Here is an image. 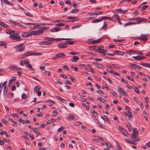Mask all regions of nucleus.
<instances>
[{"label":"nucleus","mask_w":150,"mask_h":150,"mask_svg":"<svg viewBox=\"0 0 150 150\" xmlns=\"http://www.w3.org/2000/svg\"><path fill=\"white\" fill-rule=\"evenodd\" d=\"M138 130L137 129L135 128L133 129V133L131 135V139H133L136 138L134 140H132L134 142H138L139 140V138L138 137Z\"/></svg>","instance_id":"f257e3e1"},{"label":"nucleus","mask_w":150,"mask_h":150,"mask_svg":"<svg viewBox=\"0 0 150 150\" xmlns=\"http://www.w3.org/2000/svg\"><path fill=\"white\" fill-rule=\"evenodd\" d=\"M70 39L68 38H49L45 37L44 38V40L48 41H59L61 40H70Z\"/></svg>","instance_id":"f03ea898"},{"label":"nucleus","mask_w":150,"mask_h":150,"mask_svg":"<svg viewBox=\"0 0 150 150\" xmlns=\"http://www.w3.org/2000/svg\"><path fill=\"white\" fill-rule=\"evenodd\" d=\"M25 46L24 45H23V43L19 44L18 45L15 47L16 51L18 52H21L23 51L25 49Z\"/></svg>","instance_id":"7ed1b4c3"},{"label":"nucleus","mask_w":150,"mask_h":150,"mask_svg":"<svg viewBox=\"0 0 150 150\" xmlns=\"http://www.w3.org/2000/svg\"><path fill=\"white\" fill-rule=\"evenodd\" d=\"M9 38L17 41H19L22 40L21 38L20 35L16 36L15 35H10Z\"/></svg>","instance_id":"20e7f679"},{"label":"nucleus","mask_w":150,"mask_h":150,"mask_svg":"<svg viewBox=\"0 0 150 150\" xmlns=\"http://www.w3.org/2000/svg\"><path fill=\"white\" fill-rule=\"evenodd\" d=\"M148 35V34H142L141 35V37L138 38L141 41H146L147 40V38L146 37Z\"/></svg>","instance_id":"39448f33"},{"label":"nucleus","mask_w":150,"mask_h":150,"mask_svg":"<svg viewBox=\"0 0 150 150\" xmlns=\"http://www.w3.org/2000/svg\"><path fill=\"white\" fill-rule=\"evenodd\" d=\"M34 52H32V51H29L27 52L22 54L21 56V58H23L27 56H30L31 55H34Z\"/></svg>","instance_id":"423d86ee"},{"label":"nucleus","mask_w":150,"mask_h":150,"mask_svg":"<svg viewBox=\"0 0 150 150\" xmlns=\"http://www.w3.org/2000/svg\"><path fill=\"white\" fill-rule=\"evenodd\" d=\"M43 31H42V30H41L40 29L38 30L33 31L32 32L30 33V35H39L42 33Z\"/></svg>","instance_id":"0eeeda50"},{"label":"nucleus","mask_w":150,"mask_h":150,"mask_svg":"<svg viewBox=\"0 0 150 150\" xmlns=\"http://www.w3.org/2000/svg\"><path fill=\"white\" fill-rule=\"evenodd\" d=\"M138 19H137V24H140L141 23H146L147 22V21L145 20L144 19L142 18L141 17H138Z\"/></svg>","instance_id":"6e6552de"},{"label":"nucleus","mask_w":150,"mask_h":150,"mask_svg":"<svg viewBox=\"0 0 150 150\" xmlns=\"http://www.w3.org/2000/svg\"><path fill=\"white\" fill-rule=\"evenodd\" d=\"M52 44V42H48L46 41L40 42H39V44L40 45H50Z\"/></svg>","instance_id":"1a4fd4ad"},{"label":"nucleus","mask_w":150,"mask_h":150,"mask_svg":"<svg viewBox=\"0 0 150 150\" xmlns=\"http://www.w3.org/2000/svg\"><path fill=\"white\" fill-rule=\"evenodd\" d=\"M65 55V54L63 53H57L56 55L55 58L54 59L56 60L57 58L64 57Z\"/></svg>","instance_id":"9d476101"},{"label":"nucleus","mask_w":150,"mask_h":150,"mask_svg":"<svg viewBox=\"0 0 150 150\" xmlns=\"http://www.w3.org/2000/svg\"><path fill=\"white\" fill-rule=\"evenodd\" d=\"M18 67L14 65H11L9 66V68L12 71H16L18 70Z\"/></svg>","instance_id":"9b49d317"},{"label":"nucleus","mask_w":150,"mask_h":150,"mask_svg":"<svg viewBox=\"0 0 150 150\" xmlns=\"http://www.w3.org/2000/svg\"><path fill=\"white\" fill-rule=\"evenodd\" d=\"M58 47L60 48H64L67 47V45H65V43H60L57 45Z\"/></svg>","instance_id":"f8f14e48"},{"label":"nucleus","mask_w":150,"mask_h":150,"mask_svg":"<svg viewBox=\"0 0 150 150\" xmlns=\"http://www.w3.org/2000/svg\"><path fill=\"white\" fill-rule=\"evenodd\" d=\"M87 67L90 68L89 70L88 68H86V70L88 71L89 72H92L93 73L94 71V70L91 68V66L90 64H88L87 65Z\"/></svg>","instance_id":"ddd939ff"},{"label":"nucleus","mask_w":150,"mask_h":150,"mask_svg":"<svg viewBox=\"0 0 150 150\" xmlns=\"http://www.w3.org/2000/svg\"><path fill=\"white\" fill-rule=\"evenodd\" d=\"M27 61L26 63V67L29 68L32 71H34V69L33 67L32 66L29 64V62Z\"/></svg>","instance_id":"4468645a"},{"label":"nucleus","mask_w":150,"mask_h":150,"mask_svg":"<svg viewBox=\"0 0 150 150\" xmlns=\"http://www.w3.org/2000/svg\"><path fill=\"white\" fill-rule=\"evenodd\" d=\"M6 32L7 34L11 35V34L13 35V34L15 33V31H14L11 30L9 29H6Z\"/></svg>","instance_id":"2eb2a0df"},{"label":"nucleus","mask_w":150,"mask_h":150,"mask_svg":"<svg viewBox=\"0 0 150 150\" xmlns=\"http://www.w3.org/2000/svg\"><path fill=\"white\" fill-rule=\"evenodd\" d=\"M114 53L118 55H124L125 53L120 51H115Z\"/></svg>","instance_id":"dca6fc26"},{"label":"nucleus","mask_w":150,"mask_h":150,"mask_svg":"<svg viewBox=\"0 0 150 150\" xmlns=\"http://www.w3.org/2000/svg\"><path fill=\"white\" fill-rule=\"evenodd\" d=\"M32 35H30V33H28L26 32H23L21 34V35L22 37H25L28 36H30Z\"/></svg>","instance_id":"f3484780"},{"label":"nucleus","mask_w":150,"mask_h":150,"mask_svg":"<svg viewBox=\"0 0 150 150\" xmlns=\"http://www.w3.org/2000/svg\"><path fill=\"white\" fill-rule=\"evenodd\" d=\"M76 18V17H69L67 18H68V19H74L71 20H70L69 21L71 22H73L74 21H78L79 20V18H77L76 19H75V18Z\"/></svg>","instance_id":"a211bd4d"},{"label":"nucleus","mask_w":150,"mask_h":150,"mask_svg":"<svg viewBox=\"0 0 150 150\" xmlns=\"http://www.w3.org/2000/svg\"><path fill=\"white\" fill-rule=\"evenodd\" d=\"M102 38H101L96 40H93L91 41V42L93 44H96L97 43H99L101 41V40L102 39Z\"/></svg>","instance_id":"6ab92c4d"},{"label":"nucleus","mask_w":150,"mask_h":150,"mask_svg":"<svg viewBox=\"0 0 150 150\" xmlns=\"http://www.w3.org/2000/svg\"><path fill=\"white\" fill-rule=\"evenodd\" d=\"M128 117L129 118V120H131L133 118V115L132 112L129 110L128 111Z\"/></svg>","instance_id":"aec40b11"},{"label":"nucleus","mask_w":150,"mask_h":150,"mask_svg":"<svg viewBox=\"0 0 150 150\" xmlns=\"http://www.w3.org/2000/svg\"><path fill=\"white\" fill-rule=\"evenodd\" d=\"M95 51L98 53H104L107 52V50L106 49H102L100 50H96Z\"/></svg>","instance_id":"412c9836"},{"label":"nucleus","mask_w":150,"mask_h":150,"mask_svg":"<svg viewBox=\"0 0 150 150\" xmlns=\"http://www.w3.org/2000/svg\"><path fill=\"white\" fill-rule=\"evenodd\" d=\"M41 87L40 86H35L34 89V92L35 93H37L39 90L40 89Z\"/></svg>","instance_id":"4be33fe9"},{"label":"nucleus","mask_w":150,"mask_h":150,"mask_svg":"<svg viewBox=\"0 0 150 150\" xmlns=\"http://www.w3.org/2000/svg\"><path fill=\"white\" fill-rule=\"evenodd\" d=\"M127 52L128 54L131 55V53H133L134 54L137 53V52H138V51L136 50H131L129 51H127Z\"/></svg>","instance_id":"5701e85b"},{"label":"nucleus","mask_w":150,"mask_h":150,"mask_svg":"<svg viewBox=\"0 0 150 150\" xmlns=\"http://www.w3.org/2000/svg\"><path fill=\"white\" fill-rule=\"evenodd\" d=\"M55 97L58 99L59 100L62 102L64 103L65 104H67V101L64 100L61 98L59 96H55Z\"/></svg>","instance_id":"b1692460"},{"label":"nucleus","mask_w":150,"mask_h":150,"mask_svg":"<svg viewBox=\"0 0 150 150\" xmlns=\"http://www.w3.org/2000/svg\"><path fill=\"white\" fill-rule=\"evenodd\" d=\"M103 13V11H99L98 12H95L93 13H91L90 14V16L93 15H98L102 14Z\"/></svg>","instance_id":"393cba45"},{"label":"nucleus","mask_w":150,"mask_h":150,"mask_svg":"<svg viewBox=\"0 0 150 150\" xmlns=\"http://www.w3.org/2000/svg\"><path fill=\"white\" fill-rule=\"evenodd\" d=\"M0 25L5 28H8L10 27L8 25L0 21Z\"/></svg>","instance_id":"a878e982"},{"label":"nucleus","mask_w":150,"mask_h":150,"mask_svg":"<svg viewBox=\"0 0 150 150\" xmlns=\"http://www.w3.org/2000/svg\"><path fill=\"white\" fill-rule=\"evenodd\" d=\"M55 121H56V120L55 119H52L48 120L47 122V124L49 125L52 123L53 122Z\"/></svg>","instance_id":"bb28decb"},{"label":"nucleus","mask_w":150,"mask_h":150,"mask_svg":"<svg viewBox=\"0 0 150 150\" xmlns=\"http://www.w3.org/2000/svg\"><path fill=\"white\" fill-rule=\"evenodd\" d=\"M6 97L8 98H11L14 96L13 93H7Z\"/></svg>","instance_id":"cd10ccee"},{"label":"nucleus","mask_w":150,"mask_h":150,"mask_svg":"<svg viewBox=\"0 0 150 150\" xmlns=\"http://www.w3.org/2000/svg\"><path fill=\"white\" fill-rule=\"evenodd\" d=\"M72 59H73L71 60V61L73 62H74L78 60H79V57L77 56H74L72 58Z\"/></svg>","instance_id":"c85d7f7f"},{"label":"nucleus","mask_w":150,"mask_h":150,"mask_svg":"<svg viewBox=\"0 0 150 150\" xmlns=\"http://www.w3.org/2000/svg\"><path fill=\"white\" fill-rule=\"evenodd\" d=\"M107 24L106 22L105 21H104L103 26L101 28H100V30H101L102 29H105V28L106 29L107 28Z\"/></svg>","instance_id":"c756f323"},{"label":"nucleus","mask_w":150,"mask_h":150,"mask_svg":"<svg viewBox=\"0 0 150 150\" xmlns=\"http://www.w3.org/2000/svg\"><path fill=\"white\" fill-rule=\"evenodd\" d=\"M8 91V88L6 86H5V88H4V94L5 96H6L7 95Z\"/></svg>","instance_id":"7c9ffc66"},{"label":"nucleus","mask_w":150,"mask_h":150,"mask_svg":"<svg viewBox=\"0 0 150 150\" xmlns=\"http://www.w3.org/2000/svg\"><path fill=\"white\" fill-rule=\"evenodd\" d=\"M126 125L129 131L131 132V131L132 128L130 123L129 122H128L127 123Z\"/></svg>","instance_id":"2f4dec72"},{"label":"nucleus","mask_w":150,"mask_h":150,"mask_svg":"<svg viewBox=\"0 0 150 150\" xmlns=\"http://www.w3.org/2000/svg\"><path fill=\"white\" fill-rule=\"evenodd\" d=\"M27 61H28V59L26 60L21 61L20 62V65L22 66H24V65H26V63Z\"/></svg>","instance_id":"473e14b6"},{"label":"nucleus","mask_w":150,"mask_h":150,"mask_svg":"<svg viewBox=\"0 0 150 150\" xmlns=\"http://www.w3.org/2000/svg\"><path fill=\"white\" fill-rule=\"evenodd\" d=\"M101 21H102V20L100 18H99V19H98L96 20H93L92 21V23H97V22H99Z\"/></svg>","instance_id":"72a5a7b5"},{"label":"nucleus","mask_w":150,"mask_h":150,"mask_svg":"<svg viewBox=\"0 0 150 150\" xmlns=\"http://www.w3.org/2000/svg\"><path fill=\"white\" fill-rule=\"evenodd\" d=\"M65 43L67 44L72 45L74 43V42L72 41H66L65 42Z\"/></svg>","instance_id":"f704fd0d"},{"label":"nucleus","mask_w":150,"mask_h":150,"mask_svg":"<svg viewBox=\"0 0 150 150\" xmlns=\"http://www.w3.org/2000/svg\"><path fill=\"white\" fill-rule=\"evenodd\" d=\"M140 64L141 65H143L144 67H149V66L150 64H148V63H140Z\"/></svg>","instance_id":"c9c22d12"},{"label":"nucleus","mask_w":150,"mask_h":150,"mask_svg":"<svg viewBox=\"0 0 150 150\" xmlns=\"http://www.w3.org/2000/svg\"><path fill=\"white\" fill-rule=\"evenodd\" d=\"M125 141L128 143H130L132 144L136 145V143H134V142L129 140L127 139H125Z\"/></svg>","instance_id":"e433bc0d"},{"label":"nucleus","mask_w":150,"mask_h":150,"mask_svg":"<svg viewBox=\"0 0 150 150\" xmlns=\"http://www.w3.org/2000/svg\"><path fill=\"white\" fill-rule=\"evenodd\" d=\"M97 99L100 100L101 102L103 103H105L106 101V99H103L102 97L98 98Z\"/></svg>","instance_id":"4c0bfd02"},{"label":"nucleus","mask_w":150,"mask_h":150,"mask_svg":"<svg viewBox=\"0 0 150 150\" xmlns=\"http://www.w3.org/2000/svg\"><path fill=\"white\" fill-rule=\"evenodd\" d=\"M94 64L96 66L98 67V68H101L103 67V65L101 64L97 63H94Z\"/></svg>","instance_id":"58836bf2"},{"label":"nucleus","mask_w":150,"mask_h":150,"mask_svg":"<svg viewBox=\"0 0 150 150\" xmlns=\"http://www.w3.org/2000/svg\"><path fill=\"white\" fill-rule=\"evenodd\" d=\"M81 26H82V24H81L80 25H76V26H73L71 27V28L72 29H74L75 28H79Z\"/></svg>","instance_id":"ea45409f"},{"label":"nucleus","mask_w":150,"mask_h":150,"mask_svg":"<svg viewBox=\"0 0 150 150\" xmlns=\"http://www.w3.org/2000/svg\"><path fill=\"white\" fill-rule=\"evenodd\" d=\"M79 9H77L76 8H75L72 10L71 12L70 13H76V12H78L79 11Z\"/></svg>","instance_id":"a19ab883"},{"label":"nucleus","mask_w":150,"mask_h":150,"mask_svg":"<svg viewBox=\"0 0 150 150\" xmlns=\"http://www.w3.org/2000/svg\"><path fill=\"white\" fill-rule=\"evenodd\" d=\"M51 31L52 32H57L58 31V30L57 28H54L52 29H51Z\"/></svg>","instance_id":"79ce46f5"},{"label":"nucleus","mask_w":150,"mask_h":150,"mask_svg":"<svg viewBox=\"0 0 150 150\" xmlns=\"http://www.w3.org/2000/svg\"><path fill=\"white\" fill-rule=\"evenodd\" d=\"M117 90L120 93H121L123 92V89L120 87L118 88Z\"/></svg>","instance_id":"37998d69"},{"label":"nucleus","mask_w":150,"mask_h":150,"mask_svg":"<svg viewBox=\"0 0 150 150\" xmlns=\"http://www.w3.org/2000/svg\"><path fill=\"white\" fill-rule=\"evenodd\" d=\"M25 13L27 16H28L31 17H33V15L32 14H30V13H29V12L27 13L26 12H25Z\"/></svg>","instance_id":"c03bdc74"},{"label":"nucleus","mask_w":150,"mask_h":150,"mask_svg":"<svg viewBox=\"0 0 150 150\" xmlns=\"http://www.w3.org/2000/svg\"><path fill=\"white\" fill-rule=\"evenodd\" d=\"M132 58L136 60H140V56H133Z\"/></svg>","instance_id":"a18cd8bd"},{"label":"nucleus","mask_w":150,"mask_h":150,"mask_svg":"<svg viewBox=\"0 0 150 150\" xmlns=\"http://www.w3.org/2000/svg\"><path fill=\"white\" fill-rule=\"evenodd\" d=\"M105 145L108 147H109L110 148H112V146L111 145V144L110 143H109L107 142H105Z\"/></svg>","instance_id":"49530a36"},{"label":"nucleus","mask_w":150,"mask_h":150,"mask_svg":"<svg viewBox=\"0 0 150 150\" xmlns=\"http://www.w3.org/2000/svg\"><path fill=\"white\" fill-rule=\"evenodd\" d=\"M91 113L92 114L94 115L95 116H97L98 115V113L94 110L92 111L91 112Z\"/></svg>","instance_id":"de8ad7c7"},{"label":"nucleus","mask_w":150,"mask_h":150,"mask_svg":"<svg viewBox=\"0 0 150 150\" xmlns=\"http://www.w3.org/2000/svg\"><path fill=\"white\" fill-rule=\"evenodd\" d=\"M16 79V77H12L11 79L9 81L11 82L15 81Z\"/></svg>","instance_id":"09e8293b"},{"label":"nucleus","mask_w":150,"mask_h":150,"mask_svg":"<svg viewBox=\"0 0 150 150\" xmlns=\"http://www.w3.org/2000/svg\"><path fill=\"white\" fill-rule=\"evenodd\" d=\"M79 54V53L77 52H69V54H72V55H77Z\"/></svg>","instance_id":"8fccbe9b"},{"label":"nucleus","mask_w":150,"mask_h":150,"mask_svg":"<svg viewBox=\"0 0 150 150\" xmlns=\"http://www.w3.org/2000/svg\"><path fill=\"white\" fill-rule=\"evenodd\" d=\"M122 134L125 136H127L129 135V134L125 130L122 132Z\"/></svg>","instance_id":"3c124183"},{"label":"nucleus","mask_w":150,"mask_h":150,"mask_svg":"<svg viewBox=\"0 0 150 150\" xmlns=\"http://www.w3.org/2000/svg\"><path fill=\"white\" fill-rule=\"evenodd\" d=\"M69 78L71 80V81L73 82H75L76 81V80L75 79H74L73 78V77L69 75Z\"/></svg>","instance_id":"603ef678"},{"label":"nucleus","mask_w":150,"mask_h":150,"mask_svg":"<svg viewBox=\"0 0 150 150\" xmlns=\"http://www.w3.org/2000/svg\"><path fill=\"white\" fill-rule=\"evenodd\" d=\"M104 119L105 120V121H106L108 123H109V122L110 121H109V119H108V117H107L105 115H104Z\"/></svg>","instance_id":"864d4df0"},{"label":"nucleus","mask_w":150,"mask_h":150,"mask_svg":"<svg viewBox=\"0 0 150 150\" xmlns=\"http://www.w3.org/2000/svg\"><path fill=\"white\" fill-rule=\"evenodd\" d=\"M65 24L64 23H58L56 24V26H63Z\"/></svg>","instance_id":"5fc2aeb1"},{"label":"nucleus","mask_w":150,"mask_h":150,"mask_svg":"<svg viewBox=\"0 0 150 150\" xmlns=\"http://www.w3.org/2000/svg\"><path fill=\"white\" fill-rule=\"evenodd\" d=\"M68 117L71 118V120H73L74 119V116L72 115L69 114L68 115Z\"/></svg>","instance_id":"6e6d98bb"},{"label":"nucleus","mask_w":150,"mask_h":150,"mask_svg":"<svg viewBox=\"0 0 150 150\" xmlns=\"http://www.w3.org/2000/svg\"><path fill=\"white\" fill-rule=\"evenodd\" d=\"M71 68L72 69H74L76 71H77V70H78V68L76 67H75V66H71Z\"/></svg>","instance_id":"4d7b16f0"},{"label":"nucleus","mask_w":150,"mask_h":150,"mask_svg":"<svg viewBox=\"0 0 150 150\" xmlns=\"http://www.w3.org/2000/svg\"><path fill=\"white\" fill-rule=\"evenodd\" d=\"M104 48V46L102 45H101L99 46H98V48H97L96 50H102V48Z\"/></svg>","instance_id":"13d9d810"},{"label":"nucleus","mask_w":150,"mask_h":150,"mask_svg":"<svg viewBox=\"0 0 150 150\" xmlns=\"http://www.w3.org/2000/svg\"><path fill=\"white\" fill-rule=\"evenodd\" d=\"M119 128L120 130V131L121 132H122L123 131H124L125 130L121 126H120L119 127Z\"/></svg>","instance_id":"bf43d9fd"},{"label":"nucleus","mask_w":150,"mask_h":150,"mask_svg":"<svg viewBox=\"0 0 150 150\" xmlns=\"http://www.w3.org/2000/svg\"><path fill=\"white\" fill-rule=\"evenodd\" d=\"M134 91L135 92L138 94H139L140 93V91H138V88L136 87H135L134 88Z\"/></svg>","instance_id":"052dcab7"},{"label":"nucleus","mask_w":150,"mask_h":150,"mask_svg":"<svg viewBox=\"0 0 150 150\" xmlns=\"http://www.w3.org/2000/svg\"><path fill=\"white\" fill-rule=\"evenodd\" d=\"M18 121L20 122H21V123H23V124H25V121L22 119H21V118H19L18 119Z\"/></svg>","instance_id":"680f3d73"},{"label":"nucleus","mask_w":150,"mask_h":150,"mask_svg":"<svg viewBox=\"0 0 150 150\" xmlns=\"http://www.w3.org/2000/svg\"><path fill=\"white\" fill-rule=\"evenodd\" d=\"M22 98L23 99H25L26 98V95L25 93H23L22 95Z\"/></svg>","instance_id":"e2e57ef3"},{"label":"nucleus","mask_w":150,"mask_h":150,"mask_svg":"<svg viewBox=\"0 0 150 150\" xmlns=\"http://www.w3.org/2000/svg\"><path fill=\"white\" fill-rule=\"evenodd\" d=\"M60 76L61 77H62L64 79H66L67 78V77L66 76L63 74H60Z\"/></svg>","instance_id":"0e129e2a"},{"label":"nucleus","mask_w":150,"mask_h":150,"mask_svg":"<svg viewBox=\"0 0 150 150\" xmlns=\"http://www.w3.org/2000/svg\"><path fill=\"white\" fill-rule=\"evenodd\" d=\"M148 5H145L143 6L142 7V11H144L145 10H146L147 8L148 7Z\"/></svg>","instance_id":"69168bd1"},{"label":"nucleus","mask_w":150,"mask_h":150,"mask_svg":"<svg viewBox=\"0 0 150 150\" xmlns=\"http://www.w3.org/2000/svg\"><path fill=\"white\" fill-rule=\"evenodd\" d=\"M97 47L98 48L97 46L96 45H94L91 47L90 48H91V50H94Z\"/></svg>","instance_id":"338daca9"},{"label":"nucleus","mask_w":150,"mask_h":150,"mask_svg":"<svg viewBox=\"0 0 150 150\" xmlns=\"http://www.w3.org/2000/svg\"><path fill=\"white\" fill-rule=\"evenodd\" d=\"M126 87L127 88H128L129 89H131L132 88V87L131 86H129V84L127 83H126Z\"/></svg>","instance_id":"774afa93"}]
</instances>
